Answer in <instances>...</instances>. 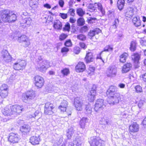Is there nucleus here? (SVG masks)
<instances>
[{"label":"nucleus","instance_id":"nucleus-1","mask_svg":"<svg viewBox=\"0 0 146 146\" xmlns=\"http://www.w3.org/2000/svg\"><path fill=\"white\" fill-rule=\"evenodd\" d=\"M117 90L116 86H111L106 92L107 96L108 98L107 101L110 105L118 103L120 99V94L117 92Z\"/></svg>","mask_w":146,"mask_h":146},{"label":"nucleus","instance_id":"nucleus-2","mask_svg":"<svg viewBox=\"0 0 146 146\" xmlns=\"http://www.w3.org/2000/svg\"><path fill=\"white\" fill-rule=\"evenodd\" d=\"M23 110L24 109L22 108V106L21 107L17 105L13 106L9 105L7 106L4 109L2 110V112L5 115H12V117H14L19 115V113Z\"/></svg>","mask_w":146,"mask_h":146},{"label":"nucleus","instance_id":"nucleus-3","mask_svg":"<svg viewBox=\"0 0 146 146\" xmlns=\"http://www.w3.org/2000/svg\"><path fill=\"white\" fill-rule=\"evenodd\" d=\"M35 97V92L33 90L27 91L26 93L22 95L21 99L24 102L28 104L30 106L33 104V100Z\"/></svg>","mask_w":146,"mask_h":146},{"label":"nucleus","instance_id":"nucleus-4","mask_svg":"<svg viewBox=\"0 0 146 146\" xmlns=\"http://www.w3.org/2000/svg\"><path fill=\"white\" fill-rule=\"evenodd\" d=\"M36 70L42 72H45L47 69L46 67L47 62L45 60H42L41 56L38 57L36 59Z\"/></svg>","mask_w":146,"mask_h":146},{"label":"nucleus","instance_id":"nucleus-5","mask_svg":"<svg viewBox=\"0 0 146 146\" xmlns=\"http://www.w3.org/2000/svg\"><path fill=\"white\" fill-rule=\"evenodd\" d=\"M89 142L91 146H104L102 141L99 138L96 136L90 137Z\"/></svg>","mask_w":146,"mask_h":146},{"label":"nucleus","instance_id":"nucleus-6","mask_svg":"<svg viewBox=\"0 0 146 146\" xmlns=\"http://www.w3.org/2000/svg\"><path fill=\"white\" fill-rule=\"evenodd\" d=\"M104 100L98 99L97 100L95 104L94 110L96 112H101L104 109V106L105 107L104 104Z\"/></svg>","mask_w":146,"mask_h":146},{"label":"nucleus","instance_id":"nucleus-7","mask_svg":"<svg viewBox=\"0 0 146 146\" xmlns=\"http://www.w3.org/2000/svg\"><path fill=\"white\" fill-rule=\"evenodd\" d=\"M54 108L53 104L49 102L45 104L44 113L46 115H52L54 113L53 110Z\"/></svg>","mask_w":146,"mask_h":146},{"label":"nucleus","instance_id":"nucleus-8","mask_svg":"<svg viewBox=\"0 0 146 146\" xmlns=\"http://www.w3.org/2000/svg\"><path fill=\"white\" fill-rule=\"evenodd\" d=\"M117 72L116 67L114 66H110L108 68L107 76L108 77H114L116 76Z\"/></svg>","mask_w":146,"mask_h":146},{"label":"nucleus","instance_id":"nucleus-9","mask_svg":"<svg viewBox=\"0 0 146 146\" xmlns=\"http://www.w3.org/2000/svg\"><path fill=\"white\" fill-rule=\"evenodd\" d=\"M34 84L37 88H41L44 85V80L43 78L39 76H36L34 77Z\"/></svg>","mask_w":146,"mask_h":146},{"label":"nucleus","instance_id":"nucleus-10","mask_svg":"<svg viewBox=\"0 0 146 146\" xmlns=\"http://www.w3.org/2000/svg\"><path fill=\"white\" fill-rule=\"evenodd\" d=\"M18 40L19 42L23 44V46L25 47H28L30 44L28 38L25 35H23L19 37Z\"/></svg>","mask_w":146,"mask_h":146},{"label":"nucleus","instance_id":"nucleus-11","mask_svg":"<svg viewBox=\"0 0 146 146\" xmlns=\"http://www.w3.org/2000/svg\"><path fill=\"white\" fill-rule=\"evenodd\" d=\"M74 104L77 110H82L83 103V101L80 98L77 97L74 99Z\"/></svg>","mask_w":146,"mask_h":146},{"label":"nucleus","instance_id":"nucleus-12","mask_svg":"<svg viewBox=\"0 0 146 146\" xmlns=\"http://www.w3.org/2000/svg\"><path fill=\"white\" fill-rule=\"evenodd\" d=\"M94 59L95 58L93 53L91 51L86 52V56L84 58V60L87 64L94 62Z\"/></svg>","mask_w":146,"mask_h":146},{"label":"nucleus","instance_id":"nucleus-13","mask_svg":"<svg viewBox=\"0 0 146 146\" xmlns=\"http://www.w3.org/2000/svg\"><path fill=\"white\" fill-rule=\"evenodd\" d=\"M20 139V138L18 134L11 133L9 134L8 139L11 143H18Z\"/></svg>","mask_w":146,"mask_h":146},{"label":"nucleus","instance_id":"nucleus-14","mask_svg":"<svg viewBox=\"0 0 146 146\" xmlns=\"http://www.w3.org/2000/svg\"><path fill=\"white\" fill-rule=\"evenodd\" d=\"M75 69L77 72H82L86 69V66L83 62H79L76 66Z\"/></svg>","mask_w":146,"mask_h":146},{"label":"nucleus","instance_id":"nucleus-15","mask_svg":"<svg viewBox=\"0 0 146 146\" xmlns=\"http://www.w3.org/2000/svg\"><path fill=\"white\" fill-rule=\"evenodd\" d=\"M135 5H129L127 8V11L125 13L126 17L130 18L132 17L133 15V9L135 8Z\"/></svg>","mask_w":146,"mask_h":146},{"label":"nucleus","instance_id":"nucleus-16","mask_svg":"<svg viewBox=\"0 0 146 146\" xmlns=\"http://www.w3.org/2000/svg\"><path fill=\"white\" fill-rule=\"evenodd\" d=\"M141 56V53L140 52H135L134 53L131 55V57L132 60H133L135 63H138L140 59Z\"/></svg>","mask_w":146,"mask_h":146},{"label":"nucleus","instance_id":"nucleus-17","mask_svg":"<svg viewBox=\"0 0 146 146\" xmlns=\"http://www.w3.org/2000/svg\"><path fill=\"white\" fill-rule=\"evenodd\" d=\"M9 13V11L8 10H5L1 13V17L3 21L5 22H7L8 21Z\"/></svg>","mask_w":146,"mask_h":146},{"label":"nucleus","instance_id":"nucleus-18","mask_svg":"<svg viewBox=\"0 0 146 146\" xmlns=\"http://www.w3.org/2000/svg\"><path fill=\"white\" fill-rule=\"evenodd\" d=\"M101 31L98 28H96L92 30H90L88 33L89 38L90 39H92L96 35H98Z\"/></svg>","mask_w":146,"mask_h":146},{"label":"nucleus","instance_id":"nucleus-19","mask_svg":"<svg viewBox=\"0 0 146 146\" xmlns=\"http://www.w3.org/2000/svg\"><path fill=\"white\" fill-rule=\"evenodd\" d=\"M132 65L131 63H127L124 64L121 70L122 73H126L129 71L132 67Z\"/></svg>","mask_w":146,"mask_h":146},{"label":"nucleus","instance_id":"nucleus-20","mask_svg":"<svg viewBox=\"0 0 146 146\" xmlns=\"http://www.w3.org/2000/svg\"><path fill=\"white\" fill-rule=\"evenodd\" d=\"M40 141L39 136L36 137L33 136L31 137L30 139V142L33 145H38Z\"/></svg>","mask_w":146,"mask_h":146},{"label":"nucleus","instance_id":"nucleus-21","mask_svg":"<svg viewBox=\"0 0 146 146\" xmlns=\"http://www.w3.org/2000/svg\"><path fill=\"white\" fill-rule=\"evenodd\" d=\"M129 129L130 134L131 133L136 132L139 131V125L135 123L132 124L130 125Z\"/></svg>","mask_w":146,"mask_h":146},{"label":"nucleus","instance_id":"nucleus-22","mask_svg":"<svg viewBox=\"0 0 146 146\" xmlns=\"http://www.w3.org/2000/svg\"><path fill=\"white\" fill-rule=\"evenodd\" d=\"M113 50V47L110 45H107L106 46V47L104 48V50L101 51L100 53L99 56H97V59H100L102 60V61L104 63L105 62H104V61L103 60L102 57L101 55L102 54V53L104 51L106 52H109V51H112Z\"/></svg>","mask_w":146,"mask_h":146},{"label":"nucleus","instance_id":"nucleus-23","mask_svg":"<svg viewBox=\"0 0 146 146\" xmlns=\"http://www.w3.org/2000/svg\"><path fill=\"white\" fill-rule=\"evenodd\" d=\"M30 129V127L28 125H24L20 128L21 131L24 134H28Z\"/></svg>","mask_w":146,"mask_h":146},{"label":"nucleus","instance_id":"nucleus-24","mask_svg":"<svg viewBox=\"0 0 146 146\" xmlns=\"http://www.w3.org/2000/svg\"><path fill=\"white\" fill-rule=\"evenodd\" d=\"M83 138L80 135H77L76 137L75 140L73 141V146H81Z\"/></svg>","mask_w":146,"mask_h":146},{"label":"nucleus","instance_id":"nucleus-25","mask_svg":"<svg viewBox=\"0 0 146 146\" xmlns=\"http://www.w3.org/2000/svg\"><path fill=\"white\" fill-rule=\"evenodd\" d=\"M53 27L55 29L61 30L62 28V23L59 20H56L54 22Z\"/></svg>","mask_w":146,"mask_h":146},{"label":"nucleus","instance_id":"nucleus-26","mask_svg":"<svg viewBox=\"0 0 146 146\" xmlns=\"http://www.w3.org/2000/svg\"><path fill=\"white\" fill-rule=\"evenodd\" d=\"M67 105V102L66 101L64 100L61 103L60 105L58 107V109L61 111L64 112L66 111Z\"/></svg>","mask_w":146,"mask_h":146},{"label":"nucleus","instance_id":"nucleus-27","mask_svg":"<svg viewBox=\"0 0 146 146\" xmlns=\"http://www.w3.org/2000/svg\"><path fill=\"white\" fill-rule=\"evenodd\" d=\"M88 122V119L86 117H83L80 121L79 124L80 127L82 129H84L86 124Z\"/></svg>","mask_w":146,"mask_h":146},{"label":"nucleus","instance_id":"nucleus-28","mask_svg":"<svg viewBox=\"0 0 146 146\" xmlns=\"http://www.w3.org/2000/svg\"><path fill=\"white\" fill-rule=\"evenodd\" d=\"M8 21L7 22H14L16 20V16L15 14H13L11 12L9 11V14Z\"/></svg>","mask_w":146,"mask_h":146},{"label":"nucleus","instance_id":"nucleus-29","mask_svg":"<svg viewBox=\"0 0 146 146\" xmlns=\"http://www.w3.org/2000/svg\"><path fill=\"white\" fill-rule=\"evenodd\" d=\"M128 56V54L126 52L123 53L120 56V62L122 63L125 62Z\"/></svg>","mask_w":146,"mask_h":146},{"label":"nucleus","instance_id":"nucleus-30","mask_svg":"<svg viewBox=\"0 0 146 146\" xmlns=\"http://www.w3.org/2000/svg\"><path fill=\"white\" fill-rule=\"evenodd\" d=\"M74 132V131L73 127H71L68 129L66 133V136L68 139H71Z\"/></svg>","mask_w":146,"mask_h":146},{"label":"nucleus","instance_id":"nucleus-31","mask_svg":"<svg viewBox=\"0 0 146 146\" xmlns=\"http://www.w3.org/2000/svg\"><path fill=\"white\" fill-rule=\"evenodd\" d=\"M125 4L124 0H118L117 2V7L120 10L122 9Z\"/></svg>","mask_w":146,"mask_h":146},{"label":"nucleus","instance_id":"nucleus-32","mask_svg":"<svg viewBox=\"0 0 146 146\" xmlns=\"http://www.w3.org/2000/svg\"><path fill=\"white\" fill-rule=\"evenodd\" d=\"M97 5V3H95L93 4L92 3H90L88 6V8L89 9V11L90 12H93L96 11L97 7L96 6Z\"/></svg>","mask_w":146,"mask_h":146},{"label":"nucleus","instance_id":"nucleus-33","mask_svg":"<svg viewBox=\"0 0 146 146\" xmlns=\"http://www.w3.org/2000/svg\"><path fill=\"white\" fill-rule=\"evenodd\" d=\"M76 13L80 17H83L85 13V11L81 8L76 9Z\"/></svg>","mask_w":146,"mask_h":146},{"label":"nucleus","instance_id":"nucleus-34","mask_svg":"<svg viewBox=\"0 0 146 146\" xmlns=\"http://www.w3.org/2000/svg\"><path fill=\"white\" fill-rule=\"evenodd\" d=\"M96 6L98 7V10L100 11L103 15H104L105 14V10L103 9L101 3H97V5H96Z\"/></svg>","mask_w":146,"mask_h":146},{"label":"nucleus","instance_id":"nucleus-35","mask_svg":"<svg viewBox=\"0 0 146 146\" xmlns=\"http://www.w3.org/2000/svg\"><path fill=\"white\" fill-rule=\"evenodd\" d=\"M136 48V43L134 41H132L130 43V50L131 51L133 52L135 51Z\"/></svg>","mask_w":146,"mask_h":146},{"label":"nucleus","instance_id":"nucleus-36","mask_svg":"<svg viewBox=\"0 0 146 146\" xmlns=\"http://www.w3.org/2000/svg\"><path fill=\"white\" fill-rule=\"evenodd\" d=\"M62 141L63 139L62 138L58 137L55 140L54 145V146H58Z\"/></svg>","mask_w":146,"mask_h":146},{"label":"nucleus","instance_id":"nucleus-37","mask_svg":"<svg viewBox=\"0 0 146 146\" xmlns=\"http://www.w3.org/2000/svg\"><path fill=\"white\" fill-rule=\"evenodd\" d=\"M85 20L82 17H80L77 20L78 25L79 26H82L85 24Z\"/></svg>","mask_w":146,"mask_h":146},{"label":"nucleus","instance_id":"nucleus-38","mask_svg":"<svg viewBox=\"0 0 146 146\" xmlns=\"http://www.w3.org/2000/svg\"><path fill=\"white\" fill-rule=\"evenodd\" d=\"M104 124L107 125H111L112 123V121L111 118H106L104 119V121H103Z\"/></svg>","mask_w":146,"mask_h":146},{"label":"nucleus","instance_id":"nucleus-39","mask_svg":"<svg viewBox=\"0 0 146 146\" xmlns=\"http://www.w3.org/2000/svg\"><path fill=\"white\" fill-rule=\"evenodd\" d=\"M17 63L20 66H21V67L23 69L25 68V66L26 65V62L25 60H20Z\"/></svg>","mask_w":146,"mask_h":146},{"label":"nucleus","instance_id":"nucleus-40","mask_svg":"<svg viewBox=\"0 0 146 146\" xmlns=\"http://www.w3.org/2000/svg\"><path fill=\"white\" fill-rule=\"evenodd\" d=\"M70 26L69 23L67 22L65 25L64 27L63 28V31H70Z\"/></svg>","mask_w":146,"mask_h":146},{"label":"nucleus","instance_id":"nucleus-41","mask_svg":"<svg viewBox=\"0 0 146 146\" xmlns=\"http://www.w3.org/2000/svg\"><path fill=\"white\" fill-rule=\"evenodd\" d=\"M92 108L90 105H86L85 109V113L89 115L91 114L92 112Z\"/></svg>","mask_w":146,"mask_h":146},{"label":"nucleus","instance_id":"nucleus-42","mask_svg":"<svg viewBox=\"0 0 146 146\" xmlns=\"http://www.w3.org/2000/svg\"><path fill=\"white\" fill-rule=\"evenodd\" d=\"M95 95L90 93L88 94V100L90 102H92L94 101Z\"/></svg>","mask_w":146,"mask_h":146},{"label":"nucleus","instance_id":"nucleus-43","mask_svg":"<svg viewBox=\"0 0 146 146\" xmlns=\"http://www.w3.org/2000/svg\"><path fill=\"white\" fill-rule=\"evenodd\" d=\"M61 72L64 76H67L70 73V71L68 68H65L61 70Z\"/></svg>","mask_w":146,"mask_h":146},{"label":"nucleus","instance_id":"nucleus-44","mask_svg":"<svg viewBox=\"0 0 146 146\" xmlns=\"http://www.w3.org/2000/svg\"><path fill=\"white\" fill-rule=\"evenodd\" d=\"M97 19L95 17H89L88 18L87 21L89 23L93 24L96 23Z\"/></svg>","mask_w":146,"mask_h":146},{"label":"nucleus","instance_id":"nucleus-45","mask_svg":"<svg viewBox=\"0 0 146 146\" xmlns=\"http://www.w3.org/2000/svg\"><path fill=\"white\" fill-rule=\"evenodd\" d=\"M64 45L66 47H71L72 46V43L70 39L66 40L64 43Z\"/></svg>","mask_w":146,"mask_h":146},{"label":"nucleus","instance_id":"nucleus-46","mask_svg":"<svg viewBox=\"0 0 146 146\" xmlns=\"http://www.w3.org/2000/svg\"><path fill=\"white\" fill-rule=\"evenodd\" d=\"M135 88L136 92L137 93H140L143 92V90L142 87L139 85H137L135 86Z\"/></svg>","mask_w":146,"mask_h":146},{"label":"nucleus","instance_id":"nucleus-47","mask_svg":"<svg viewBox=\"0 0 146 146\" xmlns=\"http://www.w3.org/2000/svg\"><path fill=\"white\" fill-rule=\"evenodd\" d=\"M14 69L16 70H23L22 68L20 66L17 62L15 63L13 66Z\"/></svg>","mask_w":146,"mask_h":146},{"label":"nucleus","instance_id":"nucleus-48","mask_svg":"<svg viewBox=\"0 0 146 146\" xmlns=\"http://www.w3.org/2000/svg\"><path fill=\"white\" fill-rule=\"evenodd\" d=\"M75 10L74 9L72 8L70 9L68 12V15H70L71 16H74L75 15Z\"/></svg>","mask_w":146,"mask_h":146},{"label":"nucleus","instance_id":"nucleus-49","mask_svg":"<svg viewBox=\"0 0 146 146\" xmlns=\"http://www.w3.org/2000/svg\"><path fill=\"white\" fill-rule=\"evenodd\" d=\"M77 38L82 41H84L86 39V36L82 34H80L77 36Z\"/></svg>","mask_w":146,"mask_h":146},{"label":"nucleus","instance_id":"nucleus-50","mask_svg":"<svg viewBox=\"0 0 146 146\" xmlns=\"http://www.w3.org/2000/svg\"><path fill=\"white\" fill-rule=\"evenodd\" d=\"M88 30V28L86 26H84L82 27L80 29V32L82 33L86 32Z\"/></svg>","mask_w":146,"mask_h":146},{"label":"nucleus","instance_id":"nucleus-51","mask_svg":"<svg viewBox=\"0 0 146 146\" xmlns=\"http://www.w3.org/2000/svg\"><path fill=\"white\" fill-rule=\"evenodd\" d=\"M68 36L67 35L62 33L59 36V40L60 41L63 40L66 38Z\"/></svg>","mask_w":146,"mask_h":146},{"label":"nucleus","instance_id":"nucleus-52","mask_svg":"<svg viewBox=\"0 0 146 146\" xmlns=\"http://www.w3.org/2000/svg\"><path fill=\"white\" fill-rule=\"evenodd\" d=\"M38 4L37 0H31L30 5L32 7L34 5L37 6Z\"/></svg>","mask_w":146,"mask_h":146},{"label":"nucleus","instance_id":"nucleus-53","mask_svg":"<svg viewBox=\"0 0 146 146\" xmlns=\"http://www.w3.org/2000/svg\"><path fill=\"white\" fill-rule=\"evenodd\" d=\"M96 86L95 84L93 85L90 90V93L95 94L96 92Z\"/></svg>","mask_w":146,"mask_h":146},{"label":"nucleus","instance_id":"nucleus-54","mask_svg":"<svg viewBox=\"0 0 146 146\" xmlns=\"http://www.w3.org/2000/svg\"><path fill=\"white\" fill-rule=\"evenodd\" d=\"M0 90H9V88L8 86L5 84H3L0 88Z\"/></svg>","mask_w":146,"mask_h":146},{"label":"nucleus","instance_id":"nucleus-55","mask_svg":"<svg viewBox=\"0 0 146 146\" xmlns=\"http://www.w3.org/2000/svg\"><path fill=\"white\" fill-rule=\"evenodd\" d=\"M4 60L6 62H9L11 60V57L10 54L3 58Z\"/></svg>","mask_w":146,"mask_h":146},{"label":"nucleus","instance_id":"nucleus-56","mask_svg":"<svg viewBox=\"0 0 146 146\" xmlns=\"http://www.w3.org/2000/svg\"><path fill=\"white\" fill-rule=\"evenodd\" d=\"M2 56L3 58L7 57L9 54V53L8 51L6 50H4L2 52Z\"/></svg>","mask_w":146,"mask_h":146},{"label":"nucleus","instance_id":"nucleus-57","mask_svg":"<svg viewBox=\"0 0 146 146\" xmlns=\"http://www.w3.org/2000/svg\"><path fill=\"white\" fill-rule=\"evenodd\" d=\"M80 51V48L78 47H76L74 48V52L76 54H78Z\"/></svg>","mask_w":146,"mask_h":146},{"label":"nucleus","instance_id":"nucleus-58","mask_svg":"<svg viewBox=\"0 0 146 146\" xmlns=\"http://www.w3.org/2000/svg\"><path fill=\"white\" fill-rule=\"evenodd\" d=\"M68 14L67 13H60L59 14V16L63 19H65L67 18Z\"/></svg>","mask_w":146,"mask_h":146},{"label":"nucleus","instance_id":"nucleus-59","mask_svg":"<svg viewBox=\"0 0 146 146\" xmlns=\"http://www.w3.org/2000/svg\"><path fill=\"white\" fill-rule=\"evenodd\" d=\"M69 51V48L64 47L62 48L61 49V52L62 53L68 52Z\"/></svg>","mask_w":146,"mask_h":146},{"label":"nucleus","instance_id":"nucleus-60","mask_svg":"<svg viewBox=\"0 0 146 146\" xmlns=\"http://www.w3.org/2000/svg\"><path fill=\"white\" fill-rule=\"evenodd\" d=\"M26 24L29 25L31 23L32 20L30 18H26Z\"/></svg>","mask_w":146,"mask_h":146},{"label":"nucleus","instance_id":"nucleus-61","mask_svg":"<svg viewBox=\"0 0 146 146\" xmlns=\"http://www.w3.org/2000/svg\"><path fill=\"white\" fill-rule=\"evenodd\" d=\"M80 46L81 47L84 49H85L87 47L85 43L83 42H80L79 43Z\"/></svg>","mask_w":146,"mask_h":146},{"label":"nucleus","instance_id":"nucleus-62","mask_svg":"<svg viewBox=\"0 0 146 146\" xmlns=\"http://www.w3.org/2000/svg\"><path fill=\"white\" fill-rule=\"evenodd\" d=\"M134 0H127V3L128 5H134V4L133 3Z\"/></svg>","mask_w":146,"mask_h":146},{"label":"nucleus","instance_id":"nucleus-63","mask_svg":"<svg viewBox=\"0 0 146 146\" xmlns=\"http://www.w3.org/2000/svg\"><path fill=\"white\" fill-rule=\"evenodd\" d=\"M76 2L75 0H70L69 3V5L70 7H72V5L74 4Z\"/></svg>","mask_w":146,"mask_h":146},{"label":"nucleus","instance_id":"nucleus-64","mask_svg":"<svg viewBox=\"0 0 146 146\" xmlns=\"http://www.w3.org/2000/svg\"><path fill=\"white\" fill-rule=\"evenodd\" d=\"M134 25L137 27H138L141 25V21L138 20L137 21L134 23Z\"/></svg>","mask_w":146,"mask_h":146}]
</instances>
